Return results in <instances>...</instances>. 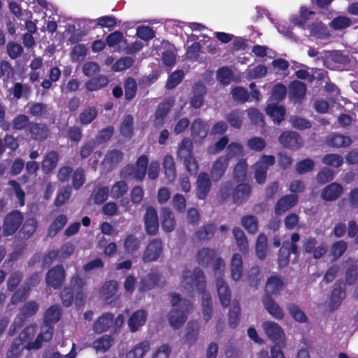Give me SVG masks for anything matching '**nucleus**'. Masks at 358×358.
<instances>
[{"label":"nucleus","instance_id":"f257e3e1","mask_svg":"<svg viewBox=\"0 0 358 358\" xmlns=\"http://www.w3.org/2000/svg\"><path fill=\"white\" fill-rule=\"evenodd\" d=\"M181 285L187 292H192L194 287L202 292V307L203 319L206 322L211 318L212 303L211 297L208 292H203L205 287V277L199 268H195L192 271L185 269L182 275Z\"/></svg>","mask_w":358,"mask_h":358},{"label":"nucleus","instance_id":"f03ea898","mask_svg":"<svg viewBox=\"0 0 358 358\" xmlns=\"http://www.w3.org/2000/svg\"><path fill=\"white\" fill-rule=\"evenodd\" d=\"M36 332V327L35 325L28 326L23 329L15 340L19 341V343H22L27 350H38L42 346L43 342H47L51 339L52 336V327L48 324L43 325L40 333L34 340Z\"/></svg>","mask_w":358,"mask_h":358},{"label":"nucleus","instance_id":"7ed1b4c3","mask_svg":"<svg viewBox=\"0 0 358 358\" xmlns=\"http://www.w3.org/2000/svg\"><path fill=\"white\" fill-rule=\"evenodd\" d=\"M170 296L173 308L169 315V324L173 328L178 329L185 322L187 314L192 307L187 300L182 299L178 294L172 293Z\"/></svg>","mask_w":358,"mask_h":358},{"label":"nucleus","instance_id":"20e7f679","mask_svg":"<svg viewBox=\"0 0 358 358\" xmlns=\"http://www.w3.org/2000/svg\"><path fill=\"white\" fill-rule=\"evenodd\" d=\"M196 259L198 262L202 266L211 265L215 271V275L223 272L224 264L223 260L217 257L216 253L213 250L208 248H202L197 252Z\"/></svg>","mask_w":358,"mask_h":358},{"label":"nucleus","instance_id":"39448f33","mask_svg":"<svg viewBox=\"0 0 358 358\" xmlns=\"http://www.w3.org/2000/svg\"><path fill=\"white\" fill-rule=\"evenodd\" d=\"M266 336L275 345L284 346L286 344V336L282 328L273 321H265L262 324Z\"/></svg>","mask_w":358,"mask_h":358},{"label":"nucleus","instance_id":"423d86ee","mask_svg":"<svg viewBox=\"0 0 358 358\" xmlns=\"http://www.w3.org/2000/svg\"><path fill=\"white\" fill-rule=\"evenodd\" d=\"M148 164V158L145 155H141L136 161V166H126L121 171L122 177H133L137 180H142L146 173Z\"/></svg>","mask_w":358,"mask_h":358},{"label":"nucleus","instance_id":"0eeeda50","mask_svg":"<svg viewBox=\"0 0 358 358\" xmlns=\"http://www.w3.org/2000/svg\"><path fill=\"white\" fill-rule=\"evenodd\" d=\"M304 252L315 259L322 258L327 252V245L316 238L309 237L303 242Z\"/></svg>","mask_w":358,"mask_h":358},{"label":"nucleus","instance_id":"6e6552de","mask_svg":"<svg viewBox=\"0 0 358 358\" xmlns=\"http://www.w3.org/2000/svg\"><path fill=\"white\" fill-rule=\"evenodd\" d=\"M75 246L71 243H66L61 246L57 251L50 252L45 258L44 264H50L53 259H59L60 260H65L69 259L74 252Z\"/></svg>","mask_w":358,"mask_h":358},{"label":"nucleus","instance_id":"1a4fd4ad","mask_svg":"<svg viewBox=\"0 0 358 358\" xmlns=\"http://www.w3.org/2000/svg\"><path fill=\"white\" fill-rule=\"evenodd\" d=\"M23 217L18 211H13L8 215L4 221L3 234L6 236L13 234L22 224Z\"/></svg>","mask_w":358,"mask_h":358},{"label":"nucleus","instance_id":"9d476101","mask_svg":"<svg viewBox=\"0 0 358 358\" xmlns=\"http://www.w3.org/2000/svg\"><path fill=\"white\" fill-rule=\"evenodd\" d=\"M146 232L150 235H155L159 229L158 215L156 209L153 207H148L143 217Z\"/></svg>","mask_w":358,"mask_h":358},{"label":"nucleus","instance_id":"9b49d317","mask_svg":"<svg viewBox=\"0 0 358 358\" xmlns=\"http://www.w3.org/2000/svg\"><path fill=\"white\" fill-rule=\"evenodd\" d=\"M279 142L283 147L292 150H297L303 145L301 136L294 131L283 132L279 136Z\"/></svg>","mask_w":358,"mask_h":358},{"label":"nucleus","instance_id":"f8f14e48","mask_svg":"<svg viewBox=\"0 0 358 358\" xmlns=\"http://www.w3.org/2000/svg\"><path fill=\"white\" fill-rule=\"evenodd\" d=\"M162 243L161 241L155 239L149 243L146 247L142 259L144 262L156 261L162 255Z\"/></svg>","mask_w":358,"mask_h":358},{"label":"nucleus","instance_id":"ddd939ff","mask_svg":"<svg viewBox=\"0 0 358 358\" xmlns=\"http://www.w3.org/2000/svg\"><path fill=\"white\" fill-rule=\"evenodd\" d=\"M222 274V272L220 274L215 275L217 277V292L220 303L224 308H227L231 301V291L227 283L220 278Z\"/></svg>","mask_w":358,"mask_h":358},{"label":"nucleus","instance_id":"4468645a","mask_svg":"<svg viewBox=\"0 0 358 358\" xmlns=\"http://www.w3.org/2000/svg\"><path fill=\"white\" fill-rule=\"evenodd\" d=\"M196 196L199 199H205L211 188V180L208 173L199 174L196 182Z\"/></svg>","mask_w":358,"mask_h":358},{"label":"nucleus","instance_id":"2eb2a0df","mask_svg":"<svg viewBox=\"0 0 358 358\" xmlns=\"http://www.w3.org/2000/svg\"><path fill=\"white\" fill-rule=\"evenodd\" d=\"M65 278V271L62 266L51 268L46 275V282L49 286L58 288L62 284Z\"/></svg>","mask_w":358,"mask_h":358},{"label":"nucleus","instance_id":"dca6fc26","mask_svg":"<svg viewBox=\"0 0 358 358\" xmlns=\"http://www.w3.org/2000/svg\"><path fill=\"white\" fill-rule=\"evenodd\" d=\"M263 305L267 312L278 320H282L285 313L282 308L268 295H265L262 299Z\"/></svg>","mask_w":358,"mask_h":358},{"label":"nucleus","instance_id":"f3484780","mask_svg":"<svg viewBox=\"0 0 358 358\" xmlns=\"http://www.w3.org/2000/svg\"><path fill=\"white\" fill-rule=\"evenodd\" d=\"M229 165V162L227 158L224 157V156H221L218 157L212 164L210 169V176L214 181L220 180L222 176L224 175L227 167Z\"/></svg>","mask_w":358,"mask_h":358},{"label":"nucleus","instance_id":"a211bd4d","mask_svg":"<svg viewBox=\"0 0 358 358\" xmlns=\"http://www.w3.org/2000/svg\"><path fill=\"white\" fill-rule=\"evenodd\" d=\"M343 188L337 182H332L326 186L321 193V197L326 201L336 200L343 194Z\"/></svg>","mask_w":358,"mask_h":358},{"label":"nucleus","instance_id":"6ab92c4d","mask_svg":"<svg viewBox=\"0 0 358 358\" xmlns=\"http://www.w3.org/2000/svg\"><path fill=\"white\" fill-rule=\"evenodd\" d=\"M147 320V312L140 309L131 314L128 320V326L131 332L137 331L145 324Z\"/></svg>","mask_w":358,"mask_h":358},{"label":"nucleus","instance_id":"aec40b11","mask_svg":"<svg viewBox=\"0 0 358 358\" xmlns=\"http://www.w3.org/2000/svg\"><path fill=\"white\" fill-rule=\"evenodd\" d=\"M209 126L201 119L198 118L194 121L191 126V134L194 141H201L207 136Z\"/></svg>","mask_w":358,"mask_h":358},{"label":"nucleus","instance_id":"412c9836","mask_svg":"<svg viewBox=\"0 0 358 358\" xmlns=\"http://www.w3.org/2000/svg\"><path fill=\"white\" fill-rule=\"evenodd\" d=\"M113 323V315L110 313L102 314L96 319L94 325L93 331L96 334H102L107 331Z\"/></svg>","mask_w":358,"mask_h":358},{"label":"nucleus","instance_id":"4be33fe9","mask_svg":"<svg viewBox=\"0 0 358 358\" xmlns=\"http://www.w3.org/2000/svg\"><path fill=\"white\" fill-rule=\"evenodd\" d=\"M150 350V343L143 341L135 345L125 355V358H143Z\"/></svg>","mask_w":358,"mask_h":358},{"label":"nucleus","instance_id":"5701e85b","mask_svg":"<svg viewBox=\"0 0 358 358\" xmlns=\"http://www.w3.org/2000/svg\"><path fill=\"white\" fill-rule=\"evenodd\" d=\"M298 201V196L295 194L287 195L281 198L276 203L275 212L276 215H281L294 206Z\"/></svg>","mask_w":358,"mask_h":358},{"label":"nucleus","instance_id":"b1692460","mask_svg":"<svg viewBox=\"0 0 358 358\" xmlns=\"http://www.w3.org/2000/svg\"><path fill=\"white\" fill-rule=\"evenodd\" d=\"M38 310V305L35 302L26 303L20 310V314L15 319L13 326L20 327L24 319L34 315Z\"/></svg>","mask_w":358,"mask_h":358},{"label":"nucleus","instance_id":"393cba45","mask_svg":"<svg viewBox=\"0 0 358 358\" xmlns=\"http://www.w3.org/2000/svg\"><path fill=\"white\" fill-rule=\"evenodd\" d=\"M231 278L234 281L241 280L243 274V260L239 254H234L230 266Z\"/></svg>","mask_w":358,"mask_h":358},{"label":"nucleus","instance_id":"a878e982","mask_svg":"<svg viewBox=\"0 0 358 358\" xmlns=\"http://www.w3.org/2000/svg\"><path fill=\"white\" fill-rule=\"evenodd\" d=\"M161 222L163 230L166 232H171L175 229L174 215L168 208H163L161 210Z\"/></svg>","mask_w":358,"mask_h":358},{"label":"nucleus","instance_id":"bb28decb","mask_svg":"<svg viewBox=\"0 0 358 358\" xmlns=\"http://www.w3.org/2000/svg\"><path fill=\"white\" fill-rule=\"evenodd\" d=\"M161 279V275L156 272L148 273L144 277L140 284V290L147 291L155 288L159 285Z\"/></svg>","mask_w":358,"mask_h":358},{"label":"nucleus","instance_id":"cd10ccee","mask_svg":"<svg viewBox=\"0 0 358 358\" xmlns=\"http://www.w3.org/2000/svg\"><path fill=\"white\" fill-rule=\"evenodd\" d=\"M255 253L257 257L264 260L268 254L267 237L264 234H260L255 243Z\"/></svg>","mask_w":358,"mask_h":358},{"label":"nucleus","instance_id":"c85d7f7f","mask_svg":"<svg viewBox=\"0 0 358 358\" xmlns=\"http://www.w3.org/2000/svg\"><path fill=\"white\" fill-rule=\"evenodd\" d=\"M122 152L117 150H113L107 153L102 164L103 166L110 169L116 166L122 159Z\"/></svg>","mask_w":358,"mask_h":358},{"label":"nucleus","instance_id":"c756f323","mask_svg":"<svg viewBox=\"0 0 358 358\" xmlns=\"http://www.w3.org/2000/svg\"><path fill=\"white\" fill-rule=\"evenodd\" d=\"M266 113L274 122L278 124L284 120L285 108L278 104H269L266 108Z\"/></svg>","mask_w":358,"mask_h":358},{"label":"nucleus","instance_id":"7c9ffc66","mask_svg":"<svg viewBox=\"0 0 358 358\" xmlns=\"http://www.w3.org/2000/svg\"><path fill=\"white\" fill-rule=\"evenodd\" d=\"M306 91V85L301 81H294L289 85V96L296 101L301 99L304 96Z\"/></svg>","mask_w":358,"mask_h":358},{"label":"nucleus","instance_id":"2f4dec72","mask_svg":"<svg viewBox=\"0 0 358 358\" xmlns=\"http://www.w3.org/2000/svg\"><path fill=\"white\" fill-rule=\"evenodd\" d=\"M29 131L31 136L36 140H43L48 136V129L45 126L37 123H31Z\"/></svg>","mask_w":358,"mask_h":358},{"label":"nucleus","instance_id":"473e14b6","mask_svg":"<svg viewBox=\"0 0 358 358\" xmlns=\"http://www.w3.org/2000/svg\"><path fill=\"white\" fill-rule=\"evenodd\" d=\"M114 338L110 335H103L93 342L96 351L106 352L113 344Z\"/></svg>","mask_w":358,"mask_h":358},{"label":"nucleus","instance_id":"72a5a7b5","mask_svg":"<svg viewBox=\"0 0 358 358\" xmlns=\"http://www.w3.org/2000/svg\"><path fill=\"white\" fill-rule=\"evenodd\" d=\"M327 143L333 147H346L351 144V139L343 135L332 134L327 138Z\"/></svg>","mask_w":358,"mask_h":358},{"label":"nucleus","instance_id":"f704fd0d","mask_svg":"<svg viewBox=\"0 0 358 358\" xmlns=\"http://www.w3.org/2000/svg\"><path fill=\"white\" fill-rule=\"evenodd\" d=\"M108 83V79L105 76H99L94 78L90 79L86 83V89L89 91H96L104 87Z\"/></svg>","mask_w":358,"mask_h":358},{"label":"nucleus","instance_id":"c9c22d12","mask_svg":"<svg viewBox=\"0 0 358 358\" xmlns=\"http://www.w3.org/2000/svg\"><path fill=\"white\" fill-rule=\"evenodd\" d=\"M141 247V242L134 235H128L124 241V248L126 252L134 254L137 252Z\"/></svg>","mask_w":358,"mask_h":358},{"label":"nucleus","instance_id":"e433bc0d","mask_svg":"<svg viewBox=\"0 0 358 358\" xmlns=\"http://www.w3.org/2000/svg\"><path fill=\"white\" fill-rule=\"evenodd\" d=\"M164 173L168 180L173 182L176 178V168L173 158L170 155H166L163 161Z\"/></svg>","mask_w":358,"mask_h":358},{"label":"nucleus","instance_id":"4c0bfd02","mask_svg":"<svg viewBox=\"0 0 358 358\" xmlns=\"http://www.w3.org/2000/svg\"><path fill=\"white\" fill-rule=\"evenodd\" d=\"M58 155L55 152L48 153L42 163L43 171L48 173L52 171L57 166Z\"/></svg>","mask_w":358,"mask_h":358},{"label":"nucleus","instance_id":"58836bf2","mask_svg":"<svg viewBox=\"0 0 358 358\" xmlns=\"http://www.w3.org/2000/svg\"><path fill=\"white\" fill-rule=\"evenodd\" d=\"M310 34L318 38H327L329 36L327 27L321 22H315L309 26Z\"/></svg>","mask_w":358,"mask_h":358},{"label":"nucleus","instance_id":"ea45409f","mask_svg":"<svg viewBox=\"0 0 358 358\" xmlns=\"http://www.w3.org/2000/svg\"><path fill=\"white\" fill-rule=\"evenodd\" d=\"M241 225L250 234H255L258 230V221L255 216L245 215L241 218Z\"/></svg>","mask_w":358,"mask_h":358},{"label":"nucleus","instance_id":"a19ab883","mask_svg":"<svg viewBox=\"0 0 358 358\" xmlns=\"http://www.w3.org/2000/svg\"><path fill=\"white\" fill-rule=\"evenodd\" d=\"M233 234L236 241L239 249L243 252H246L248 250V242L243 230L240 228L235 227L233 229Z\"/></svg>","mask_w":358,"mask_h":358},{"label":"nucleus","instance_id":"79ce46f5","mask_svg":"<svg viewBox=\"0 0 358 358\" xmlns=\"http://www.w3.org/2000/svg\"><path fill=\"white\" fill-rule=\"evenodd\" d=\"M250 194V187L248 184L238 185L233 193V199L235 201H242L246 199Z\"/></svg>","mask_w":358,"mask_h":358},{"label":"nucleus","instance_id":"37998d69","mask_svg":"<svg viewBox=\"0 0 358 358\" xmlns=\"http://www.w3.org/2000/svg\"><path fill=\"white\" fill-rule=\"evenodd\" d=\"M194 95L191 99V105L194 108H199L203 104V94L205 86L201 83L196 84L194 89Z\"/></svg>","mask_w":358,"mask_h":358},{"label":"nucleus","instance_id":"c03bdc74","mask_svg":"<svg viewBox=\"0 0 358 358\" xmlns=\"http://www.w3.org/2000/svg\"><path fill=\"white\" fill-rule=\"evenodd\" d=\"M117 285L115 281H109L103 285L100 290L101 296L108 300L114 296L117 292Z\"/></svg>","mask_w":358,"mask_h":358},{"label":"nucleus","instance_id":"a18cd8bd","mask_svg":"<svg viewBox=\"0 0 358 358\" xmlns=\"http://www.w3.org/2000/svg\"><path fill=\"white\" fill-rule=\"evenodd\" d=\"M67 217L65 215H60L56 217L54 222L50 226L48 235L55 236L66 224Z\"/></svg>","mask_w":358,"mask_h":358},{"label":"nucleus","instance_id":"49530a36","mask_svg":"<svg viewBox=\"0 0 358 358\" xmlns=\"http://www.w3.org/2000/svg\"><path fill=\"white\" fill-rule=\"evenodd\" d=\"M60 317V310L57 306H51L45 313L44 317V324H48L50 327L51 323L57 322Z\"/></svg>","mask_w":358,"mask_h":358},{"label":"nucleus","instance_id":"de8ad7c7","mask_svg":"<svg viewBox=\"0 0 358 358\" xmlns=\"http://www.w3.org/2000/svg\"><path fill=\"white\" fill-rule=\"evenodd\" d=\"M133 124L134 119L131 115H128L124 117L120 126V132L122 136L127 138H130L132 136L134 129Z\"/></svg>","mask_w":358,"mask_h":358},{"label":"nucleus","instance_id":"09e8293b","mask_svg":"<svg viewBox=\"0 0 358 358\" xmlns=\"http://www.w3.org/2000/svg\"><path fill=\"white\" fill-rule=\"evenodd\" d=\"M170 110V104L168 103H161L155 113V124L162 126L164 124V118Z\"/></svg>","mask_w":358,"mask_h":358},{"label":"nucleus","instance_id":"8fccbe9b","mask_svg":"<svg viewBox=\"0 0 358 358\" xmlns=\"http://www.w3.org/2000/svg\"><path fill=\"white\" fill-rule=\"evenodd\" d=\"M345 292L343 289L341 288L334 289L333 290L329 303L330 308L331 310H335L338 308L340 306L342 301L345 299Z\"/></svg>","mask_w":358,"mask_h":358},{"label":"nucleus","instance_id":"3c124183","mask_svg":"<svg viewBox=\"0 0 358 358\" xmlns=\"http://www.w3.org/2000/svg\"><path fill=\"white\" fill-rule=\"evenodd\" d=\"M227 155L224 157L227 158L228 162L234 157H238L243 155V146L236 142L231 143L227 147Z\"/></svg>","mask_w":358,"mask_h":358},{"label":"nucleus","instance_id":"603ef678","mask_svg":"<svg viewBox=\"0 0 358 358\" xmlns=\"http://www.w3.org/2000/svg\"><path fill=\"white\" fill-rule=\"evenodd\" d=\"M128 190L127 184L124 181L116 182L110 189V196L113 199H118L124 195Z\"/></svg>","mask_w":358,"mask_h":358},{"label":"nucleus","instance_id":"864d4df0","mask_svg":"<svg viewBox=\"0 0 358 358\" xmlns=\"http://www.w3.org/2000/svg\"><path fill=\"white\" fill-rule=\"evenodd\" d=\"M282 285V281L279 277L271 276L267 280L266 291L270 294H277Z\"/></svg>","mask_w":358,"mask_h":358},{"label":"nucleus","instance_id":"5fc2aeb1","mask_svg":"<svg viewBox=\"0 0 358 358\" xmlns=\"http://www.w3.org/2000/svg\"><path fill=\"white\" fill-rule=\"evenodd\" d=\"M248 170V164L245 159H241L234 168V177L238 181L245 179Z\"/></svg>","mask_w":358,"mask_h":358},{"label":"nucleus","instance_id":"6e6d98bb","mask_svg":"<svg viewBox=\"0 0 358 358\" xmlns=\"http://www.w3.org/2000/svg\"><path fill=\"white\" fill-rule=\"evenodd\" d=\"M275 161V157L273 155H263L260 159L255 164L254 167H257V169H261L266 173L268 167L273 165Z\"/></svg>","mask_w":358,"mask_h":358},{"label":"nucleus","instance_id":"4d7b16f0","mask_svg":"<svg viewBox=\"0 0 358 358\" xmlns=\"http://www.w3.org/2000/svg\"><path fill=\"white\" fill-rule=\"evenodd\" d=\"M96 115L97 110L95 108H88L80 113L79 117L80 122L83 124H88L96 118Z\"/></svg>","mask_w":358,"mask_h":358},{"label":"nucleus","instance_id":"13d9d810","mask_svg":"<svg viewBox=\"0 0 358 358\" xmlns=\"http://www.w3.org/2000/svg\"><path fill=\"white\" fill-rule=\"evenodd\" d=\"M347 247V243L343 241H338L335 242L331 248V255L333 256L334 259H338L344 254Z\"/></svg>","mask_w":358,"mask_h":358},{"label":"nucleus","instance_id":"bf43d9fd","mask_svg":"<svg viewBox=\"0 0 358 358\" xmlns=\"http://www.w3.org/2000/svg\"><path fill=\"white\" fill-rule=\"evenodd\" d=\"M87 55V48L85 45L78 44L75 45L71 51V57L73 62L83 61Z\"/></svg>","mask_w":358,"mask_h":358},{"label":"nucleus","instance_id":"052dcab7","mask_svg":"<svg viewBox=\"0 0 358 358\" xmlns=\"http://www.w3.org/2000/svg\"><path fill=\"white\" fill-rule=\"evenodd\" d=\"M192 148L193 145L192 141L187 138H184L179 145L178 157L181 159L192 155Z\"/></svg>","mask_w":358,"mask_h":358},{"label":"nucleus","instance_id":"680f3d73","mask_svg":"<svg viewBox=\"0 0 358 358\" xmlns=\"http://www.w3.org/2000/svg\"><path fill=\"white\" fill-rule=\"evenodd\" d=\"M71 194V189L69 186H66L61 189L55 199V205L61 206L64 204L69 199Z\"/></svg>","mask_w":358,"mask_h":358},{"label":"nucleus","instance_id":"e2e57ef3","mask_svg":"<svg viewBox=\"0 0 358 358\" xmlns=\"http://www.w3.org/2000/svg\"><path fill=\"white\" fill-rule=\"evenodd\" d=\"M312 14H314L313 11L308 10V9L302 7L300 10L299 16L292 17L291 22L295 25L302 26L308 20V16Z\"/></svg>","mask_w":358,"mask_h":358},{"label":"nucleus","instance_id":"0e129e2a","mask_svg":"<svg viewBox=\"0 0 358 358\" xmlns=\"http://www.w3.org/2000/svg\"><path fill=\"white\" fill-rule=\"evenodd\" d=\"M287 309L295 320L299 322H306V316L297 306L293 303H289L287 306Z\"/></svg>","mask_w":358,"mask_h":358},{"label":"nucleus","instance_id":"69168bd1","mask_svg":"<svg viewBox=\"0 0 358 358\" xmlns=\"http://www.w3.org/2000/svg\"><path fill=\"white\" fill-rule=\"evenodd\" d=\"M351 24L350 18L344 16L335 17L331 22L330 27L335 30H340L347 28Z\"/></svg>","mask_w":358,"mask_h":358},{"label":"nucleus","instance_id":"338daca9","mask_svg":"<svg viewBox=\"0 0 358 358\" xmlns=\"http://www.w3.org/2000/svg\"><path fill=\"white\" fill-rule=\"evenodd\" d=\"M85 182L84 171L82 169H77L72 176V185L75 189H79Z\"/></svg>","mask_w":358,"mask_h":358},{"label":"nucleus","instance_id":"774afa93","mask_svg":"<svg viewBox=\"0 0 358 358\" xmlns=\"http://www.w3.org/2000/svg\"><path fill=\"white\" fill-rule=\"evenodd\" d=\"M322 162L326 165L331 166L333 167H339L342 165L343 159L339 155L329 154L326 155L323 157Z\"/></svg>","mask_w":358,"mask_h":358}]
</instances>
